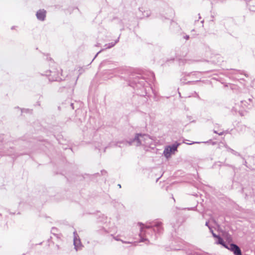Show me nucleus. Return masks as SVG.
I'll list each match as a JSON object with an SVG mask.
<instances>
[{
	"label": "nucleus",
	"instance_id": "4",
	"mask_svg": "<svg viewBox=\"0 0 255 255\" xmlns=\"http://www.w3.org/2000/svg\"><path fill=\"white\" fill-rule=\"evenodd\" d=\"M37 18L40 20H44L46 16V11L44 9L39 10L36 13Z\"/></svg>",
	"mask_w": 255,
	"mask_h": 255
},
{
	"label": "nucleus",
	"instance_id": "10",
	"mask_svg": "<svg viewBox=\"0 0 255 255\" xmlns=\"http://www.w3.org/2000/svg\"><path fill=\"white\" fill-rule=\"evenodd\" d=\"M212 235L214 238H217L218 236V235H216L215 233H213Z\"/></svg>",
	"mask_w": 255,
	"mask_h": 255
},
{
	"label": "nucleus",
	"instance_id": "3",
	"mask_svg": "<svg viewBox=\"0 0 255 255\" xmlns=\"http://www.w3.org/2000/svg\"><path fill=\"white\" fill-rule=\"evenodd\" d=\"M73 234L74 248L77 251L81 249L82 245L77 232L74 231Z\"/></svg>",
	"mask_w": 255,
	"mask_h": 255
},
{
	"label": "nucleus",
	"instance_id": "6",
	"mask_svg": "<svg viewBox=\"0 0 255 255\" xmlns=\"http://www.w3.org/2000/svg\"><path fill=\"white\" fill-rule=\"evenodd\" d=\"M172 153V150H171L169 146H167L164 151V154L167 158L170 157Z\"/></svg>",
	"mask_w": 255,
	"mask_h": 255
},
{
	"label": "nucleus",
	"instance_id": "7",
	"mask_svg": "<svg viewBox=\"0 0 255 255\" xmlns=\"http://www.w3.org/2000/svg\"><path fill=\"white\" fill-rule=\"evenodd\" d=\"M179 143L173 144L172 146H169V147L172 150V152H174V151L177 150V147L179 146Z\"/></svg>",
	"mask_w": 255,
	"mask_h": 255
},
{
	"label": "nucleus",
	"instance_id": "1",
	"mask_svg": "<svg viewBox=\"0 0 255 255\" xmlns=\"http://www.w3.org/2000/svg\"><path fill=\"white\" fill-rule=\"evenodd\" d=\"M138 224L140 226V234H139V236L140 237V242H142L147 240V239L144 238L143 236V234H146V232L144 230L145 229L149 230L153 228L152 230L159 234L161 233L163 230V228L161 226L162 223L160 222L150 223L149 225H144L141 223H139Z\"/></svg>",
	"mask_w": 255,
	"mask_h": 255
},
{
	"label": "nucleus",
	"instance_id": "13",
	"mask_svg": "<svg viewBox=\"0 0 255 255\" xmlns=\"http://www.w3.org/2000/svg\"><path fill=\"white\" fill-rule=\"evenodd\" d=\"M212 233V234H213V233H214L213 231L211 229V228L209 229Z\"/></svg>",
	"mask_w": 255,
	"mask_h": 255
},
{
	"label": "nucleus",
	"instance_id": "11",
	"mask_svg": "<svg viewBox=\"0 0 255 255\" xmlns=\"http://www.w3.org/2000/svg\"><path fill=\"white\" fill-rule=\"evenodd\" d=\"M142 136L141 134H139L137 136V138L138 139H139V137Z\"/></svg>",
	"mask_w": 255,
	"mask_h": 255
},
{
	"label": "nucleus",
	"instance_id": "16",
	"mask_svg": "<svg viewBox=\"0 0 255 255\" xmlns=\"http://www.w3.org/2000/svg\"><path fill=\"white\" fill-rule=\"evenodd\" d=\"M121 241H122V242H123V243H125L123 241H122V240H121Z\"/></svg>",
	"mask_w": 255,
	"mask_h": 255
},
{
	"label": "nucleus",
	"instance_id": "12",
	"mask_svg": "<svg viewBox=\"0 0 255 255\" xmlns=\"http://www.w3.org/2000/svg\"><path fill=\"white\" fill-rule=\"evenodd\" d=\"M115 238V239L116 240H117V241H121L120 239H118V238H117V237H115V238Z\"/></svg>",
	"mask_w": 255,
	"mask_h": 255
},
{
	"label": "nucleus",
	"instance_id": "15",
	"mask_svg": "<svg viewBox=\"0 0 255 255\" xmlns=\"http://www.w3.org/2000/svg\"><path fill=\"white\" fill-rule=\"evenodd\" d=\"M159 178L156 179V182L159 180Z\"/></svg>",
	"mask_w": 255,
	"mask_h": 255
},
{
	"label": "nucleus",
	"instance_id": "14",
	"mask_svg": "<svg viewBox=\"0 0 255 255\" xmlns=\"http://www.w3.org/2000/svg\"><path fill=\"white\" fill-rule=\"evenodd\" d=\"M118 186H119L120 188H121V184H118Z\"/></svg>",
	"mask_w": 255,
	"mask_h": 255
},
{
	"label": "nucleus",
	"instance_id": "8",
	"mask_svg": "<svg viewBox=\"0 0 255 255\" xmlns=\"http://www.w3.org/2000/svg\"><path fill=\"white\" fill-rule=\"evenodd\" d=\"M59 72L60 73V76H59L57 79V80H63V78H64V77L62 75V70H60Z\"/></svg>",
	"mask_w": 255,
	"mask_h": 255
},
{
	"label": "nucleus",
	"instance_id": "9",
	"mask_svg": "<svg viewBox=\"0 0 255 255\" xmlns=\"http://www.w3.org/2000/svg\"><path fill=\"white\" fill-rule=\"evenodd\" d=\"M205 225H206V226L208 227V228H209V229H210V228H211L210 227V226H209V222H206Z\"/></svg>",
	"mask_w": 255,
	"mask_h": 255
},
{
	"label": "nucleus",
	"instance_id": "2",
	"mask_svg": "<svg viewBox=\"0 0 255 255\" xmlns=\"http://www.w3.org/2000/svg\"><path fill=\"white\" fill-rule=\"evenodd\" d=\"M227 249L233 252L234 255H243L241 249L236 244H230L229 246L228 245Z\"/></svg>",
	"mask_w": 255,
	"mask_h": 255
},
{
	"label": "nucleus",
	"instance_id": "5",
	"mask_svg": "<svg viewBox=\"0 0 255 255\" xmlns=\"http://www.w3.org/2000/svg\"><path fill=\"white\" fill-rule=\"evenodd\" d=\"M217 239V240L216 242L217 244L221 245L225 248H228V245L225 243L223 239L220 236H218Z\"/></svg>",
	"mask_w": 255,
	"mask_h": 255
}]
</instances>
